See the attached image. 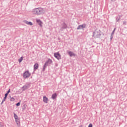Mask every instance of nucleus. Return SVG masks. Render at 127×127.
<instances>
[{
  "label": "nucleus",
  "mask_w": 127,
  "mask_h": 127,
  "mask_svg": "<svg viewBox=\"0 0 127 127\" xmlns=\"http://www.w3.org/2000/svg\"><path fill=\"white\" fill-rule=\"evenodd\" d=\"M33 11L34 14H36L37 15H41L45 13L44 9L41 7L36 8Z\"/></svg>",
  "instance_id": "nucleus-1"
},
{
  "label": "nucleus",
  "mask_w": 127,
  "mask_h": 127,
  "mask_svg": "<svg viewBox=\"0 0 127 127\" xmlns=\"http://www.w3.org/2000/svg\"><path fill=\"white\" fill-rule=\"evenodd\" d=\"M102 36V33L99 30H96L94 32H93V37L94 38H100Z\"/></svg>",
  "instance_id": "nucleus-2"
},
{
  "label": "nucleus",
  "mask_w": 127,
  "mask_h": 127,
  "mask_svg": "<svg viewBox=\"0 0 127 127\" xmlns=\"http://www.w3.org/2000/svg\"><path fill=\"white\" fill-rule=\"evenodd\" d=\"M51 63H52V60H51V59H49L48 61H47L44 65L43 71H45V68H46V67L48 66V64H51Z\"/></svg>",
  "instance_id": "nucleus-3"
},
{
  "label": "nucleus",
  "mask_w": 127,
  "mask_h": 127,
  "mask_svg": "<svg viewBox=\"0 0 127 127\" xmlns=\"http://www.w3.org/2000/svg\"><path fill=\"white\" fill-rule=\"evenodd\" d=\"M29 88H30V84L26 83L25 85L22 87V91H25V90H27Z\"/></svg>",
  "instance_id": "nucleus-4"
},
{
  "label": "nucleus",
  "mask_w": 127,
  "mask_h": 127,
  "mask_svg": "<svg viewBox=\"0 0 127 127\" xmlns=\"http://www.w3.org/2000/svg\"><path fill=\"white\" fill-rule=\"evenodd\" d=\"M23 76L24 78H29V77H30V73H29V71H26L23 73Z\"/></svg>",
  "instance_id": "nucleus-5"
},
{
  "label": "nucleus",
  "mask_w": 127,
  "mask_h": 127,
  "mask_svg": "<svg viewBox=\"0 0 127 127\" xmlns=\"http://www.w3.org/2000/svg\"><path fill=\"white\" fill-rule=\"evenodd\" d=\"M54 57L56 58H57V59H58V60H60V59H61V55L58 52L55 53L54 54Z\"/></svg>",
  "instance_id": "nucleus-6"
},
{
  "label": "nucleus",
  "mask_w": 127,
  "mask_h": 127,
  "mask_svg": "<svg viewBox=\"0 0 127 127\" xmlns=\"http://www.w3.org/2000/svg\"><path fill=\"white\" fill-rule=\"evenodd\" d=\"M84 28H86V24H83L82 25H79L77 27V30H79L80 29H83Z\"/></svg>",
  "instance_id": "nucleus-7"
},
{
  "label": "nucleus",
  "mask_w": 127,
  "mask_h": 127,
  "mask_svg": "<svg viewBox=\"0 0 127 127\" xmlns=\"http://www.w3.org/2000/svg\"><path fill=\"white\" fill-rule=\"evenodd\" d=\"M66 28H67V25L65 23H64L62 24V27L60 29V31H63V29H65Z\"/></svg>",
  "instance_id": "nucleus-8"
},
{
  "label": "nucleus",
  "mask_w": 127,
  "mask_h": 127,
  "mask_svg": "<svg viewBox=\"0 0 127 127\" xmlns=\"http://www.w3.org/2000/svg\"><path fill=\"white\" fill-rule=\"evenodd\" d=\"M48 98L46 97V96L43 97V102L44 103H45V104H47L48 103Z\"/></svg>",
  "instance_id": "nucleus-9"
},
{
  "label": "nucleus",
  "mask_w": 127,
  "mask_h": 127,
  "mask_svg": "<svg viewBox=\"0 0 127 127\" xmlns=\"http://www.w3.org/2000/svg\"><path fill=\"white\" fill-rule=\"evenodd\" d=\"M23 22H24V23H26V24H28V25H33V23H32V22H28L26 20H24Z\"/></svg>",
  "instance_id": "nucleus-10"
},
{
  "label": "nucleus",
  "mask_w": 127,
  "mask_h": 127,
  "mask_svg": "<svg viewBox=\"0 0 127 127\" xmlns=\"http://www.w3.org/2000/svg\"><path fill=\"white\" fill-rule=\"evenodd\" d=\"M36 21L40 26H42V25H41L42 23L41 20H40V19H36Z\"/></svg>",
  "instance_id": "nucleus-11"
},
{
  "label": "nucleus",
  "mask_w": 127,
  "mask_h": 127,
  "mask_svg": "<svg viewBox=\"0 0 127 127\" xmlns=\"http://www.w3.org/2000/svg\"><path fill=\"white\" fill-rule=\"evenodd\" d=\"M115 31H116V28H114V30L113 31L112 33H111V40H112V39H113V35H114V34H115Z\"/></svg>",
  "instance_id": "nucleus-12"
},
{
  "label": "nucleus",
  "mask_w": 127,
  "mask_h": 127,
  "mask_svg": "<svg viewBox=\"0 0 127 127\" xmlns=\"http://www.w3.org/2000/svg\"><path fill=\"white\" fill-rule=\"evenodd\" d=\"M68 53L70 57H72V56H75V54L72 52H68Z\"/></svg>",
  "instance_id": "nucleus-13"
},
{
  "label": "nucleus",
  "mask_w": 127,
  "mask_h": 127,
  "mask_svg": "<svg viewBox=\"0 0 127 127\" xmlns=\"http://www.w3.org/2000/svg\"><path fill=\"white\" fill-rule=\"evenodd\" d=\"M57 97V95L56 94V93H54V94L52 95V98L53 99V100H55Z\"/></svg>",
  "instance_id": "nucleus-14"
},
{
  "label": "nucleus",
  "mask_w": 127,
  "mask_h": 127,
  "mask_svg": "<svg viewBox=\"0 0 127 127\" xmlns=\"http://www.w3.org/2000/svg\"><path fill=\"white\" fill-rule=\"evenodd\" d=\"M34 69L35 70H37V69H38V64H34Z\"/></svg>",
  "instance_id": "nucleus-15"
},
{
  "label": "nucleus",
  "mask_w": 127,
  "mask_h": 127,
  "mask_svg": "<svg viewBox=\"0 0 127 127\" xmlns=\"http://www.w3.org/2000/svg\"><path fill=\"white\" fill-rule=\"evenodd\" d=\"M15 122L16 124L17 125L18 127H19V119H15Z\"/></svg>",
  "instance_id": "nucleus-16"
},
{
  "label": "nucleus",
  "mask_w": 127,
  "mask_h": 127,
  "mask_svg": "<svg viewBox=\"0 0 127 127\" xmlns=\"http://www.w3.org/2000/svg\"><path fill=\"white\" fill-rule=\"evenodd\" d=\"M14 117L15 120L18 119V116H17V115H16V114H15V113H14Z\"/></svg>",
  "instance_id": "nucleus-17"
},
{
  "label": "nucleus",
  "mask_w": 127,
  "mask_h": 127,
  "mask_svg": "<svg viewBox=\"0 0 127 127\" xmlns=\"http://www.w3.org/2000/svg\"><path fill=\"white\" fill-rule=\"evenodd\" d=\"M23 60V58L22 57L20 59H18V62L19 63H21V62Z\"/></svg>",
  "instance_id": "nucleus-18"
},
{
  "label": "nucleus",
  "mask_w": 127,
  "mask_h": 127,
  "mask_svg": "<svg viewBox=\"0 0 127 127\" xmlns=\"http://www.w3.org/2000/svg\"><path fill=\"white\" fill-rule=\"evenodd\" d=\"M6 98H7L6 96H4L3 100L2 101V102L1 103V105H2V104H3V102L5 101V99H6Z\"/></svg>",
  "instance_id": "nucleus-19"
},
{
  "label": "nucleus",
  "mask_w": 127,
  "mask_h": 127,
  "mask_svg": "<svg viewBox=\"0 0 127 127\" xmlns=\"http://www.w3.org/2000/svg\"><path fill=\"white\" fill-rule=\"evenodd\" d=\"M10 101L13 102V101H14V98L13 97H11L10 99Z\"/></svg>",
  "instance_id": "nucleus-20"
},
{
  "label": "nucleus",
  "mask_w": 127,
  "mask_h": 127,
  "mask_svg": "<svg viewBox=\"0 0 127 127\" xmlns=\"http://www.w3.org/2000/svg\"><path fill=\"white\" fill-rule=\"evenodd\" d=\"M123 25H127V21H123Z\"/></svg>",
  "instance_id": "nucleus-21"
},
{
  "label": "nucleus",
  "mask_w": 127,
  "mask_h": 127,
  "mask_svg": "<svg viewBox=\"0 0 127 127\" xmlns=\"http://www.w3.org/2000/svg\"><path fill=\"white\" fill-rule=\"evenodd\" d=\"M16 105L17 107L20 106V102H18Z\"/></svg>",
  "instance_id": "nucleus-22"
},
{
  "label": "nucleus",
  "mask_w": 127,
  "mask_h": 127,
  "mask_svg": "<svg viewBox=\"0 0 127 127\" xmlns=\"http://www.w3.org/2000/svg\"><path fill=\"white\" fill-rule=\"evenodd\" d=\"M9 93H10V89H9L6 92L7 94H9Z\"/></svg>",
  "instance_id": "nucleus-23"
},
{
  "label": "nucleus",
  "mask_w": 127,
  "mask_h": 127,
  "mask_svg": "<svg viewBox=\"0 0 127 127\" xmlns=\"http://www.w3.org/2000/svg\"><path fill=\"white\" fill-rule=\"evenodd\" d=\"M88 127H93V125H92V124H90Z\"/></svg>",
  "instance_id": "nucleus-24"
},
{
  "label": "nucleus",
  "mask_w": 127,
  "mask_h": 127,
  "mask_svg": "<svg viewBox=\"0 0 127 127\" xmlns=\"http://www.w3.org/2000/svg\"><path fill=\"white\" fill-rule=\"evenodd\" d=\"M7 96H8V94L7 93H5V95H4V97H7Z\"/></svg>",
  "instance_id": "nucleus-25"
},
{
  "label": "nucleus",
  "mask_w": 127,
  "mask_h": 127,
  "mask_svg": "<svg viewBox=\"0 0 127 127\" xmlns=\"http://www.w3.org/2000/svg\"><path fill=\"white\" fill-rule=\"evenodd\" d=\"M0 127H3V125L0 123Z\"/></svg>",
  "instance_id": "nucleus-26"
},
{
  "label": "nucleus",
  "mask_w": 127,
  "mask_h": 127,
  "mask_svg": "<svg viewBox=\"0 0 127 127\" xmlns=\"http://www.w3.org/2000/svg\"><path fill=\"white\" fill-rule=\"evenodd\" d=\"M116 20H117V21H119V20H120V19H118V18H117Z\"/></svg>",
  "instance_id": "nucleus-27"
}]
</instances>
